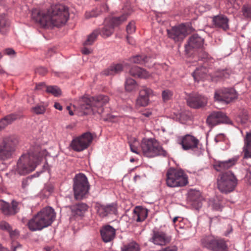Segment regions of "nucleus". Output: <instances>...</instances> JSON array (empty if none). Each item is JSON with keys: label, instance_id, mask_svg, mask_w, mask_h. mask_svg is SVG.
<instances>
[{"label": "nucleus", "instance_id": "obj_1", "mask_svg": "<svg viewBox=\"0 0 251 251\" xmlns=\"http://www.w3.org/2000/svg\"><path fill=\"white\" fill-rule=\"evenodd\" d=\"M31 18L43 27H59L64 25L69 18L68 8L61 4L52 5L46 14L37 9L32 11Z\"/></svg>", "mask_w": 251, "mask_h": 251}, {"label": "nucleus", "instance_id": "obj_2", "mask_svg": "<svg viewBox=\"0 0 251 251\" xmlns=\"http://www.w3.org/2000/svg\"><path fill=\"white\" fill-rule=\"evenodd\" d=\"M109 101L108 96L99 95L96 97L84 96L79 101V108L82 114L87 115L103 112V106Z\"/></svg>", "mask_w": 251, "mask_h": 251}, {"label": "nucleus", "instance_id": "obj_3", "mask_svg": "<svg viewBox=\"0 0 251 251\" xmlns=\"http://www.w3.org/2000/svg\"><path fill=\"white\" fill-rule=\"evenodd\" d=\"M55 218V213L51 207L43 208L30 219L27 226L30 231L41 230L52 223Z\"/></svg>", "mask_w": 251, "mask_h": 251}, {"label": "nucleus", "instance_id": "obj_4", "mask_svg": "<svg viewBox=\"0 0 251 251\" xmlns=\"http://www.w3.org/2000/svg\"><path fill=\"white\" fill-rule=\"evenodd\" d=\"M40 161V157L33 153L23 154L18 160L17 165L12 168L11 173L20 176L25 175L33 171Z\"/></svg>", "mask_w": 251, "mask_h": 251}, {"label": "nucleus", "instance_id": "obj_5", "mask_svg": "<svg viewBox=\"0 0 251 251\" xmlns=\"http://www.w3.org/2000/svg\"><path fill=\"white\" fill-rule=\"evenodd\" d=\"M140 147L143 155L148 157H154L159 155L166 156L167 155V151L154 138L143 139Z\"/></svg>", "mask_w": 251, "mask_h": 251}, {"label": "nucleus", "instance_id": "obj_6", "mask_svg": "<svg viewBox=\"0 0 251 251\" xmlns=\"http://www.w3.org/2000/svg\"><path fill=\"white\" fill-rule=\"evenodd\" d=\"M237 182V179L231 171L219 174L217 179L218 189L221 193L225 194L232 192L236 187Z\"/></svg>", "mask_w": 251, "mask_h": 251}, {"label": "nucleus", "instance_id": "obj_7", "mask_svg": "<svg viewBox=\"0 0 251 251\" xmlns=\"http://www.w3.org/2000/svg\"><path fill=\"white\" fill-rule=\"evenodd\" d=\"M166 176V184L170 187H183L188 183V176L181 169L170 168Z\"/></svg>", "mask_w": 251, "mask_h": 251}, {"label": "nucleus", "instance_id": "obj_8", "mask_svg": "<svg viewBox=\"0 0 251 251\" xmlns=\"http://www.w3.org/2000/svg\"><path fill=\"white\" fill-rule=\"evenodd\" d=\"M89 185L86 176L83 174L75 175L74 178L73 190L75 198L80 200L88 193Z\"/></svg>", "mask_w": 251, "mask_h": 251}, {"label": "nucleus", "instance_id": "obj_9", "mask_svg": "<svg viewBox=\"0 0 251 251\" xmlns=\"http://www.w3.org/2000/svg\"><path fill=\"white\" fill-rule=\"evenodd\" d=\"M202 246L212 251H227V245L222 239L208 236L201 240Z\"/></svg>", "mask_w": 251, "mask_h": 251}, {"label": "nucleus", "instance_id": "obj_10", "mask_svg": "<svg viewBox=\"0 0 251 251\" xmlns=\"http://www.w3.org/2000/svg\"><path fill=\"white\" fill-rule=\"evenodd\" d=\"M177 143L181 146L184 151H195L200 146V141L194 136L187 134L177 138Z\"/></svg>", "mask_w": 251, "mask_h": 251}, {"label": "nucleus", "instance_id": "obj_11", "mask_svg": "<svg viewBox=\"0 0 251 251\" xmlns=\"http://www.w3.org/2000/svg\"><path fill=\"white\" fill-rule=\"evenodd\" d=\"M17 144V141L14 139H4L0 146V159L5 160L11 157Z\"/></svg>", "mask_w": 251, "mask_h": 251}, {"label": "nucleus", "instance_id": "obj_12", "mask_svg": "<svg viewBox=\"0 0 251 251\" xmlns=\"http://www.w3.org/2000/svg\"><path fill=\"white\" fill-rule=\"evenodd\" d=\"M92 140V134L90 132H86L74 139L71 142V146L74 151H81L87 149Z\"/></svg>", "mask_w": 251, "mask_h": 251}, {"label": "nucleus", "instance_id": "obj_13", "mask_svg": "<svg viewBox=\"0 0 251 251\" xmlns=\"http://www.w3.org/2000/svg\"><path fill=\"white\" fill-rule=\"evenodd\" d=\"M238 94L233 88H223L215 92V100L229 103L233 100L236 99Z\"/></svg>", "mask_w": 251, "mask_h": 251}, {"label": "nucleus", "instance_id": "obj_14", "mask_svg": "<svg viewBox=\"0 0 251 251\" xmlns=\"http://www.w3.org/2000/svg\"><path fill=\"white\" fill-rule=\"evenodd\" d=\"M206 123L212 127L221 124H231V121L225 113L220 111H213L207 117Z\"/></svg>", "mask_w": 251, "mask_h": 251}, {"label": "nucleus", "instance_id": "obj_15", "mask_svg": "<svg viewBox=\"0 0 251 251\" xmlns=\"http://www.w3.org/2000/svg\"><path fill=\"white\" fill-rule=\"evenodd\" d=\"M187 105L191 108L198 109L204 106L207 103V98L198 93L188 94L185 98Z\"/></svg>", "mask_w": 251, "mask_h": 251}, {"label": "nucleus", "instance_id": "obj_16", "mask_svg": "<svg viewBox=\"0 0 251 251\" xmlns=\"http://www.w3.org/2000/svg\"><path fill=\"white\" fill-rule=\"evenodd\" d=\"M168 37L175 42H181L187 35V30L184 25L174 26L171 29L167 30Z\"/></svg>", "mask_w": 251, "mask_h": 251}, {"label": "nucleus", "instance_id": "obj_17", "mask_svg": "<svg viewBox=\"0 0 251 251\" xmlns=\"http://www.w3.org/2000/svg\"><path fill=\"white\" fill-rule=\"evenodd\" d=\"M171 240V237L162 231L153 229L151 238L149 240L154 244L159 246H164Z\"/></svg>", "mask_w": 251, "mask_h": 251}, {"label": "nucleus", "instance_id": "obj_18", "mask_svg": "<svg viewBox=\"0 0 251 251\" xmlns=\"http://www.w3.org/2000/svg\"><path fill=\"white\" fill-rule=\"evenodd\" d=\"M98 215L101 218L115 214L117 212V206L115 204L111 203L107 205L97 203L95 206Z\"/></svg>", "mask_w": 251, "mask_h": 251}, {"label": "nucleus", "instance_id": "obj_19", "mask_svg": "<svg viewBox=\"0 0 251 251\" xmlns=\"http://www.w3.org/2000/svg\"><path fill=\"white\" fill-rule=\"evenodd\" d=\"M153 95V91L151 89L142 86L139 92V96L136 99V105L137 106H146L150 101V97Z\"/></svg>", "mask_w": 251, "mask_h": 251}, {"label": "nucleus", "instance_id": "obj_20", "mask_svg": "<svg viewBox=\"0 0 251 251\" xmlns=\"http://www.w3.org/2000/svg\"><path fill=\"white\" fill-rule=\"evenodd\" d=\"M204 40L198 34L191 36L185 45V52L187 54L191 53L193 50L201 48L203 45Z\"/></svg>", "mask_w": 251, "mask_h": 251}, {"label": "nucleus", "instance_id": "obj_21", "mask_svg": "<svg viewBox=\"0 0 251 251\" xmlns=\"http://www.w3.org/2000/svg\"><path fill=\"white\" fill-rule=\"evenodd\" d=\"M237 158L233 157L226 161H217L213 165L214 168L218 172L226 170L235 165Z\"/></svg>", "mask_w": 251, "mask_h": 251}, {"label": "nucleus", "instance_id": "obj_22", "mask_svg": "<svg viewBox=\"0 0 251 251\" xmlns=\"http://www.w3.org/2000/svg\"><path fill=\"white\" fill-rule=\"evenodd\" d=\"M212 22L215 27L226 31L229 29L228 19L225 15H220L213 17Z\"/></svg>", "mask_w": 251, "mask_h": 251}, {"label": "nucleus", "instance_id": "obj_23", "mask_svg": "<svg viewBox=\"0 0 251 251\" xmlns=\"http://www.w3.org/2000/svg\"><path fill=\"white\" fill-rule=\"evenodd\" d=\"M102 240L107 243L112 241L115 236V229L110 226H106L100 229Z\"/></svg>", "mask_w": 251, "mask_h": 251}, {"label": "nucleus", "instance_id": "obj_24", "mask_svg": "<svg viewBox=\"0 0 251 251\" xmlns=\"http://www.w3.org/2000/svg\"><path fill=\"white\" fill-rule=\"evenodd\" d=\"M129 74L133 77L141 78H147L151 76V74L145 69L138 66H133L129 71Z\"/></svg>", "mask_w": 251, "mask_h": 251}, {"label": "nucleus", "instance_id": "obj_25", "mask_svg": "<svg viewBox=\"0 0 251 251\" xmlns=\"http://www.w3.org/2000/svg\"><path fill=\"white\" fill-rule=\"evenodd\" d=\"M114 31V26L107 18L104 20V26L101 30H100V33L99 34L103 38H107L113 33Z\"/></svg>", "mask_w": 251, "mask_h": 251}, {"label": "nucleus", "instance_id": "obj_26", "mask_svg": "<svg viewBox=\"0 0 251 251\" xmlns=\"http://www.w3.org/2000/svg\"><path fill=\"white\" fill-rule=\"evenodd\" d=\"M244 159L251 158V131L246 133L243 147Z\"/></svg>", "mask_w": 251, "mask_h": 251}, {"label": "nucleus", "instance_id": "obj_27", "mask_svg": "<svg viewBox=\"0 0 251 251\" xmlns=\"http://www.w3.org/2000/svg\"><path fill=\"white\" fill-rule=\"evenodd\" d=\"M88 206L84 203H78L70 207L72 213L74 215L82 216L87 210Z\"/></svg>", "mask_w": 251, "mask_h": 251}, {"label": "nucleus", "instance_id": "obj_28", "mask_svg": "<svg viewBox=\"0 0 251 251\" xmlns=\"http://www.w3.org/2000/svg\"><path fill=\"white\" fill-rule=\"evenodd\" d=\"M20 118V115L12 113L5 116L0 121V128H4L7 125L11 124L16 120Z\"/></svg>", "mask_w": 251, "mask_h": 251}, {"label": "nucleus", "instance_id": "obj_29", "mask_svg": "<svg viewBox=\"0 0 251 251\" xmlns=\"http://www.w3.org/2000/svg\"><path fill=\"white\" fill-rule=\"evenodd\" d=\"M123 67L121 64H117L110 66L102 72L105 75H114L118 74L123 71Z\"/></svg>", "mask_w": 251, "mask_h": 251}, {"label": "nucleus", "instance_id": "obj_30", "mask_svg": "<svg viewBox=\"0 0 251 251\" xmlns=\"http://www.w3.org/2000/svg\"><path fill=\"white\" fill-rule=\"evenodd\" d=\"M125 88L126 92H135L138 89V84L134 79L127 78L125 82Z\"/></svg>", "mask_w": 251, "mask_h": 251}, {"label": "nucleus", "instance_id": "obj_31", "mask_svg": "<svg viewBox=\"0 0 251 251\" xmlns=\"http://www.w3.org/2000/svg\"><path fill=\"white\" fill-rule=\"evenodd\" d=\"M128 16V13H125L119 17H113L112 18H107L110 21V22L112 23L114 27H116L125 22L127 20Z\"/></svg>", "mask_w": 251, "mask_h": 251}, {"label": "nucleus", "instance_id": "obj_32", "mask_svg": "<svg viewBox=\"0 0 251 251\" xmlns=\"http://www.w3.org/2000/svg\"><path fill=\"white\" fill-rule=\"evenodd\" d=\"M207 69L203 67L200 68H197L193 73L192 75L196 81L199 82L204 79L206 75Z\"/></svg>", "mask_w": 251, "mask_h": 251}, {"label": "nucleus", "instance_id": "obj_33", "mask_svg": "<svg viewBox=\"0 0 251 251\" xmlns=\"http://www.w3.org/2000/svg\"><path fill=\"white\" fill-rule=\"evenodd\" d=\"M102 10L104 11L107 10V6L105 4H103L101 6V9L99 10L98 8L93 9L90 11L86 12L85 14V17L86 19H90L94 17H96L99 16L102 12Z\"/></svg>", "mask_w": 251, "mask_h": 251}, {"label": "nucleus", "instance_id": "obj_34", "mask_svg": "<svg viewBox=\"0 0 251 251\" xmlns=\"http://www.w3.org/2000/svg\"><path fill=\"white\" fill-rule=\"evenodd\" d=\"M150 58L144 55H137L129 59V61L135 64H144L148 62Z\"/></svg>", "mask_w": 251, "mask_h": 251}, {"label": "nucleus", "instance_id": "obj_35", "mask_svg": "<svg viewBox=\"0 0 251 251\" xmlns=\"http://www.w3.org/2000/svg\"><path fill=\"white\" fill-rule=\"evenodd\" d=\"M121 251H140V247L136 242L132 241L124 245L121 247Z\"/></svg>", "mask_w": 251, "mask_h": 251}, {"label": "nucleus", "instance_id": "obj_36", "mask_svg": "<svg viewBox=\"0 0 251 251\" xmlns=\"http://www.w3.org/2000/svg\"><path fill=\"white\" fill-rule=\"evenodd\" d=\"M100 33V29H96L90 34L88 36L87 40L84 43V45H91L96 40L98 36Z\"/></svg>", "mask_w": 251, "mask_h": 251}, {"label": "nucleus", "instance_id": "obj_37", "mask_svg": "<svg viewBox=\"0 0 251 251\" xmlns=\"http://www.w3.org/2000/svg\"><path fill=\"white\" fill-rule=\"evenodd\" d=\"M0 210L4 215H11L10 205L9 203L3 201V200L0 201Z\"/></svg>", "mask_w": 251, "mask_h": 251}, {"label": "nucleus", "instance_id": "obj_38", "mask_svg": "<svg viewBox=\"0 0 251 251\" xmlns=\"http://www.w3.org/2000/svg\"><path fill=\"white\" fill-rule=\"evenodd\" d=\"M9 24L5 18L0 16V32L2 34H5L8 30Z\"/></svg>", "mask_w": 251, "mask_h": 251}, {"label": "nucleus", "instance_id": "obj_39", "mask_svg": "<svg viewBox=\"0 0 251 251\" xmlns=\"http://www.w3.org/2000/svg\"><path fill=\"white\" fill-rule=\"evenodd\" d=\"M231 72L229 69L219 70L215 73V76L220 78L225 79L228 78Z\"/></svg>", "mask_w": 251, "mask_h": 251}, {"label": "nucleus", "instance_id": "obj_40", "mask_svg": "<svg viewBox=\"0 0 251 251\" xmlns=\"http://www.w3.org/2000/svg\"><path fill=\"white\" fill-rule=\"evenodd\" d=\"M46 92L50 93L55 97H59L61 95L60 89L56 86H47Z\"/></svg>", "mask_w": 251, "mask_h": 251}, {"label": "nucleus", "instance_id": "obj_41", "mask_svg": "<svg viewBox=\"0 0 251 251\" xmlns=\"http://www.w3.org/2000/svg\"><path fill=\"white\" fill-rule=\"evenodd\" d=\"M46 110L45 106L40 104H37L31 108V111L37 115L43 114Z\"/></svg>", "mask_w": 251, "mask_h": 251}, {"label": "nucleus", "instance_id": "obj_42", "mask_svg": "<svg viewBox=\"0 0 251 251\" xmlns=\"http://www.w3.org/2000/svg\"><path fill=\"white\" fill-rule=\"evenodd\" d=\"M209 205L213 210L216 211H222V208L223 207L221 202L218 200H214L213 201H211L209 203Z\"/></svg>", "mask_w": 251, "mask_h": 251}, {"label": "nucleus", "instance_id": "obj_43", "mask_svg": "<svg viewBox=\"0 0 251 251\" xmlns=\"http://www.w3.org/2000/svg\"><path fill=\"white\" fill-rule=\"evenodd\" d=\"M201 197V193L199 191L191 190L189 193V199L191 201H197Z\"/></svg>", "mask_w": 251, "mask_h": 251}, {"label": "nucleus", "instance_id": "obj_44", "mask_svg": "<svg viewBox=\"0 0 251 251\" xmlns=\"http://www.w3.org/2000/svg\"><path fill=\"white\" fill-rule=\"evenodd\" d=\"M148 216V210L147 209H143L141 210L137 215V218L136 219L137 222H142Z\"/></svg>", "mask_w": 251, "mask_h": 251}, {"label": "nucleus", "instance_id": "obj_45", "mask_svg": "<svg viewBox=\"0 0 251 251\" xmlns=\"http://www.w3.org/2000/svg\"><path fill=\"white\" fill-rule=\"evenodd\" d=\"M39 174L37 176H38ZM36 177L35 175H33L23 179L22 182V187L23 189H25L31 183V179L33 177Z\"/></svg>", "mask_w": 251, "mask_h": 251}, {"label": "nucleus", "instance_id": "obj_46", "mask_svg": "<svg viewBox=\"0 0 251 251\" xmlns=\"http://www.w3.org/2000/svg\"><path fill=\"white\" fill-rule=\"evenodd\" d=\"M0 229L7 231L9 233V234H12V227L11 226L5 221H1L0 222Z\"/></svg>", "mask_w": 251, "mask_h": 251}, {"label": "nucleus", "instance_id": "obj_47", "mask_svg": "<svg viewBox=\"0 0 251 251\" xmlns=\"http://www.w3.org/2000/svg\"><path fill=\"white\" fill-rule=\"evenodd\" d=\"M173 96V93L169 90H164L162 93V99L164 101L169 100Z\"/></svg>", "mask_w": 251, "mask_h": 251}, {"label": "nucleus", "instance_id": "obj_48", "mask_svg": "<svg viewBox=\"0 0 251 251\" xmlns=\"http://www.w3.org/2000/svg\"><path fill=\"white\" fill-rule=\"evenodd\" d=\"M11 204L12 206H10L11 214V215H13L18 213L19 210V208L18 207L19 203L16 201H12Z\"/></svg>", "mask_w": 251, "mask_h": 251}, {"label": "nucleus", "instance_id": "obj_49", "mask_svg": "<svg viewBox=\"0 0 251 251\" xmlns=\"http://www.w3.org/2000/svg\"><path fill=\"white\" fill-rule=\"evenodd\" d=\"M135 31V23L133 21H131L128 23L126 26V32L127 34H132Z\"/></svg>", "mask_w": 251, "mask_h": 251}, {"label": "nucleus", "instance_id": "obj_50", "mask_svg": "<svg viewBox=\"0 0 251 251\" xmlns=\"http://www.w3.org/2000/svg\"><path fill=\"white\" fill-rule=\"evenodd\" d=\"M244 16L246 17H251V11L249 7L244 6L242 8Z\"/></svg>", "mask_w": 251, "mask_h": 251}, {"label": "nucleus", "instance_id": "obj_51", "mask_svg": "<svg viewBox=\"0 0 251 251\" xmlns=\"http://www.w3.org/2000/svg\"><path fill=\"white\" fill-rule=\"evenodd\" d=\"M247 173L246 175L245 178L248 181L249 183L251 185V166L247 169Z\"/></svg>", "mask_w": 251, "mask_h": 251}, {"label": "nucleus", "instance_id": "obj_52", "mask_svg": "<svg viewBox=\"0 0 251 251\" xmlns=\"http://www.w3.org/2000/svg\"><path fill=\"white\" fill-rule=\"evenodd\" d=\"M36 72L41 75H44L47 72V70L45 68L43 67H40L36 69Z\"/></svg>", "mask_w": 251, "mask_h": 251}, {"label": "nucleus", "instance_id": "obj_53", "mask_svg": "<svg viewBox=\"0 0 251 251\" xmlns=\"http://www.w3.org/2000/svg\"><path fill=\"white\" fill-rule=\"evenodd\" d=\"M141 114L142 116L149 118L152 115V112L149 109H146L142 111Z\"/></svg>", "mask_w": 251, "mask_h": 251}, {"label": "nucleus", "instance_id": "obj_54", "mask_svg": "<svg viewBox=\"0 0 251 251\" xmlns=\"http://www.w3.org/2000/svg\"><path fill=\"white\" fill-rule=\"evenodd\" d=\"M4 53L5 54L10 56L14 55L15 54V51L11 48H7L4 50Z\"/></svg>", "mask_w": 251, "mask_h": 251}, {"label": "nucleus", "instance_id": "obj_55", "mask_svg": "<svg viewBox=\"0 0 251 251\" xmlns=\"http://www.w3.org/2000/svg\"><path fill=\"white\" fill-rule=\"evenodd\" d=\"M22 245L18 243H16V245L13 244L12 246L13 251H17L18 250L21 251L22 250Z\"/></svg>", "mask_w": 251, "mask_h": 251}, {"label": "nucleus", "instance_id": "obj_56", "mask_svg": "<svg viewBox=\"0 0 251 251\" xmlns=\"http://www.w3.org/2000/svg\"><path fill=\"white\" fill-rule=\"evenodd\" d=\"M129 145H130V150L132 152H134L136 154H139V152L138 151V148L136 146L132 145L131 144H130Z\"/></svg>", "mask_w": 251, "mask_h": 251}, {"label": "nucleus", "instance_id": "obj_57", "mask_svg": "<svg viewBox=\"0 0 251 251\" xmlns=\"http://www.w3.org/2000/svg\"><path fill=\"white\" fill-rule=\"evenodd\" d=\"M159 251H177V248L176 247H168L162 249Z\"/></svg>", "mask_w": 251, "mask_h": 251}, {"label": "nucleus", "instance_id": "obj_58", "mask_svg": "<svg viewBox=\"0 0 251 251\" xmlns=\"http://www.w3.org/2000/svg\"><path fill=\"white\" fill-rule=\"evenodd\" d=\"M199 58L201 60H204L208 58V54L205 52H202L201 55H199Z\"/></svg>", "mask_w": 251, "mask_h": 251}, {"label": "nucleus", "instance_id": "obj_59", "mask_svg": "<svg viewBox=\"0 0 251 251\" xmlns=\"http://www.w3.org/2000/svg\"><path fill=\"white\" fill-rule=\"evenodd\" d=\"M55 53V50L54 49H50L47 51L46 55L48 57H50Z\"/></svg>", "mask_w": 251, "mask_h": 251}, {"label": "nucleus", "instance_id": "obj_60", "mask_svg": "<svg viewBox=\"0 0 251 251\" xmlns=\"http://www.w3.org/2000/svg\"><path fill=\"white\" fill-rule=\"evenodd\" d=\"M81 51L83 54L86 55L89 54L92 52L91 50L86 48H84L82 49Z\"/></svg>", "mask_w": 251, "mask_h": 251}, {"label": "nucleus", "instance_id": "obj_61", "mask_svg": "<svg viewBox=\"0 0 251 251\" xmlns=\"http://www.w3.org/2000/svg\"><path fill=\"white\" fill-rule=\"evenodd\" d=\"M54 107L55 108L58 109L59 110L61 111L62 110V106L58 102H55L54 104Z\"/></svg>", "mask_w": 251, "mask_h": 251}, {"label": "nucleus", "instance_id": "obj_62", "mask_svg": "<svg viewBox=\"0 0 251 251\" xmlns=\"http://www.w3.org/2000/svg\"><path fill=\"white\" fill-rule=\"evenodd\" d=\"M235 0H228V2H227V5L229 7H230V6H232V4L233 5V6L235 8H237L236 5H235Z\"/></svg>", "mask_w": 251, "mask_h": 251}, {"label": "nucleus", "instance_id": "obj_63", "mask_svg": "<svg viewBox=\"0 0 251 251\" xmlns=\"http://www.w3.org/2000/svg\"><path fill=\"white\" fill-rule=\"evenodd\" d=\"M43 86H45V83H39V84H38V85H36L35 89H37V90L41 89H42V87H43Z\"/></svg>", "mask_w": 251, "mask_h": 251}, {"label": "nucleus", "instance_id": "obj_64", "mask_svg": "<svg viewBox=\"0 0 251 251\" xmlns=\"http://www.w3.org/2000/svg\"><path fill=\"white\" fill-rule=\"evenodd\" d=\"M0 251H10L7 248L2 246L0 243Z\"/></svg>", "mask_w": 251, "mask_h": 251}]
</instances>
